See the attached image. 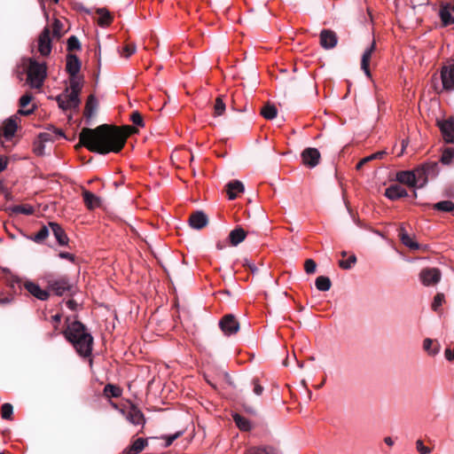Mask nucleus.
<instances>
[{"label":"nucleus","mask_w":454,"mask_h":454,"mask_svg":"<svg viewBox=\"0 0 454 454\" xmlns=\"http://www.w3.org/2000/svg\"><path fill=\"white\" fill-rule=\"evenodd\" d=\"M97 12L99 15L98 25L101 27L108 26L112 20L110 12L106 8H98Z\"/></svg>","instance_id":"473e14b6"},{"label":"nucleus","mask_w":454,"mask_h":454,"mask_svg":"<svg viewBox=\"0 0 454 454\" xmlns=\"http://www.w3.org/2000/svg\"><path fill=\"white\" fill-rule=\"evenodd\" d=\"M77 353L82 356H90L92 351L93 337L87 331L85 325L80 321L70 323L64 333Z\"/></svg>","instance_id":"f03ea898"},{"label":"nucleus","mask_w":454,"mask_h":454,"mask_svg":"<svg viewBox=\"0 0 454 454\" xmlns=\"http://www.w3.org/2000/svg\"><path fill=\"white\" fill-rule=\"evenodd\" d=\"M438 174V163H425L414 169L416 178V188H423L430 177H434Z\"/></svg>","instance_id":"20e7f679"},{"label":"nucleus","mask_w":454,"mask_h":454,"mask_svg":"<svg viewBox=\"0 0 454 454\" xmlns=\"http://www.w3.org/2000/svg\"><path fill=\"white\" fill-rule=\"evenodd\" d=\"M97 100L94 96H90L86 103V111L89 114H91L94 108L96 107Z\"/></svg>","instance_id":"603ef678"},{"label":"nucleus","mask_w":454,"mask_h":454,"mask_svg":"<svg viewBox=\"0 0 454 454\" xmlns=\"http://www.w3.org/2000/svg\"><path fill=\"white\" fill-rule=\"evenodd\" d=\"M245 265H247L253 272H254L257 269L256 267L254 266V264L249 262H246Z\"/></svg>","instance_id":"0e129e2a"},{"label":"nucleus","mask_w":454,"mask_h":454,"mask_svg":"<svg viewBox=\"0 0 454 454\" xmlns=\"http://www.w3.org/2000/svg\"><path fill=\"white\" fill-rule=\"evenodd\" d=\"M50 228L60 246H66L68 243V238L62 229V227L57 223H50Z\"/></svg>","instance_id":"aec40b11"},{"label":"nucleus","mask_w":454,"mask_h":454,"mask_svg":"<svg viewBox=\"0 0 454 454\" xmlns=\"http://www.w3.org/2000/svg\"><path fill=\"white\" fill-rule=\"evenodd\" d=\"M6 168V162L0 158V172H2Z\"/></svg>","instance_id":"774afa93"},{"label":"nucleus","mask_w":454,"mask_h":454,"mask_svg":"<svg viewBox=\"0 0 454 454\" xmlns=\"http://www.w3.org/2000/svg\"><path fill=\"white\" fill-rule=\"evenodd\" d=\"M27 67V82L33 89H40L43 85L47 75V67L45 63L38 62L29 58Z\"/></svg>","instance_id":"7ed1b4c3"},{"label":"nucleus","mask_w":454,"mask_h":454,"mask_svg":"<svg viewBox=\"0 0 454 454\" xmlns=\"http://www.w3.org/2000/svg\"><path fill=\"white\" fill-rule=\"evenodd\" d=\"M416 448L420 454H430L432 452V450L425 446L421 440H417Z\"/></svg>","instance_id":"3c124183"},{"label":"nucleus","mask_w":454,"mask_h":454,"mask_svg":"<svg viewBox=\"0 0 454 454\" xmlns=\"http://www.w3.org/2000/svg\"><path fill=\"white\" fill-rule=\"evenodd\" d=\"M75 304H76V303H75V301H72V300H70V301H68L67 302V307H68L69 309H74Z\"/></svg>","instance_id":"338daca9"},{"label":"nucleus","mask_w":454,"mask_h":454,"mask_svg":"<svg viewBox=\"0 0 454 454\" xmlns=\"http://www.w3.org/2000/svg\"><path fill=\"white\" fill-rule=\"evenodd\" d=\"M225 103L223 101V98L220 96L215 99L214 105V116L218 117L223 114L225 112Z\"/></svg>","instance_id":"ea45409f"},{"label":"nucleus","mask_w":454,"mask_h":454,"mask_svg":"<svg viewBox=\"0 0 454 454\" xmlns=\"http://www.w3.org/2000/svg\"><path fill=\"white\" fill-rule=\"evenodd\" d=\"M261 114L267 120H273L278 114V109L274 105L267 103L262 107Z\"/></svg>","instance_id":"7c9ffc66"},{"label":"nucleus","mask_w":454,"mask_h":454,"mask_svg":"<svg viewBox=\"0 0 454 454\" xmlns=\"http://www.w3.org/2000/svg\"><path fill=\"white\" fill-rule=\"evenodd\" d=\"M49 232L50 231L48 227L43 226L39 231L32 238V240L36 243H40L49 236Z\"/></svg>","instance_id":"37998d69"},{"label":"nucleus","mask_w":454,"mask_h":454,"mask_svg":"<svg viewBox=\"0 0 454 454\" xmlns=\"http://www.w3.org/2000/svg\"><path fill=\"white\" fill-rule=\"evenodd\" d=\"M356 262V254H351L348 260L344 261V260H340L339 262V265L341 269H344V270H350L354 265L355 263Z\"/></svg>","instance_id":"c03bdc74"},{"label":"nucleus","mask_w":454,"mask_h":454,"mask_svg":"<svg viewBox=\"0 0 454 454\" xmlns=\"http://www.w3.org/2000/svg\"><path fill=\"white\" fill-rule=\"evenodd\" d=\"M441 79L444 90H454V60L442 67Z\"/></svg>","instance_id":"0eeeda50"},{"label":"nucleus","mask_w":454,"mask_h":454,"mask_svg":"<svg viewBox=\"0 0 454 454\" xmlns=\"http://www.w3.org/2000/svg\"><path fill=\"white\" fill-rule=\"evenodd\" d=\"M407 145H408V141L403 139L402 141V149H401L400 153H398V156H400V155H402L403 153V151H404V149L406 148Z\"/></svg>","instance_id":"680f3d73"},{"label":"nucleus","mask_w":454,"mask_h":454,"mask_svg":"<svg viewBox=\"0 0 454 454\" xmlns=\"http://www.w3.org/2000/svg\"><path fill=\"white\" fill-rule=\"evenodd\" d=\"M69 82L70 85L67 89H69V92L73 94V98H75V96L79 97L83 86L82 79L78 75L70 76Z\"/></svg>","instance_id":"393cba45"},{"label":"nucleus","mask_w":454,"mask_h":454,"mask_svg":"<svg viewBox=\"0 0 454 454\" xmlns=\"http://www.w3.org/2000/svg\"><path fill=\"white\" fill-rule=\"evenodd\" d=\"M17 130L16 121L12 118L7 119L4 123V136L6 139L12 138Z\"/></svg>","instance_id":"c85d7f7f"},{"label":"nucleus","mask_w":454,"mask_h":454,"mask_svg":"<svg viewBox=\"0 0 454 454\" xmlns=\"http://www.w3.org/2000/svg\"><path fill=\"white\" fill-rule=\"evenodd\" d=\"M375 42H372L371 45L364 51L361 59V68L364 72L367 77H371V72L369 69V63L372 52L375 51Z\"/></svg>","instance_id":"a211bd4d"},{"label":"nucleus","mask_w":454,"mask_h":454,"mask_svg":"<svg viewBox=\"0 0 454 454\" xmlns=\"http://www.w3.org/2000/svg\"><path fill=\"white\" fill-rule=\"evenodd\" d=\"M440 161L443 165H450L454 162V147H447L442 151Z\"/></svg>","instance_id":"f704fd0d"},{"label":"nucleus","mask_w":454,"mask_h":454,"mask_svg":"<svg viewBox=\"0 0 454 454\" xmlns=\"http://www.w3.org/2000/svg\"><path fill=\"white\" fill-rule=\"evenodd\" d=\"M13 412V407L10 403H4L1 409V415L4 419H10Z\"/></svg>","instance_id":"49530a36"},{"label":"nucleus","mask_w":454,"mask_h":454,"mask_svg":"<svg viewBox=\"0 0 454 454\" xmlns=\"http://www.w3.org/2000/svg\"><path fill=\"white\" fill-rule=\"evenodd\" d=\"M38 51L43 57H47L51 52V38L49 27H45L40 33L37 40Z\"/></svg>","instance_id":"423d86ee"},{"label":"nucleus","mask_w":454,"mask_h":454,"mask_svg":"<svg viewBox=\"0 0 454 454\" xmlns=\"http://www.w3.org/2000/svg\"><path fill=\"white\" fill-rule=\"evenodd\" d=\"M123 51L125 52V56L128 58L136 51V46L135 45H127Z\"/></svg>","instance_id":"13d9d810"},{"label":"nucleus","mask_w":454,"mask_h":454,"mask_svg":"<svg viewBox=\"0 0 454 454\" xmlns=\"http://www.w3.org/2000/svg\"><path fill=\"white\" fill-rule=\"evenodd\" d=\"M64 133L61 129H54L52 132L47 131L41 133L39 137L43 141H52L59 137H64Z\"/></svg>","instance_id":"e433bc0d"},{"label":"nucleus","mask_w":454,"mask_h":454,"mask_svg":"<svg viewBox=\"0 0 454 454\" xmlns=\"http://www.w3.org/2000/svg\"><path fill=\"white\" fill-rule=\"evenodd\" d=\"M399 237H400V239H401L402 243L405 247H409V248H411L412 250L419 249V244L416 241L412 240V239L407 233V231H405V228L403 226L400 227Z\"/></svg>","instance_id":"a878e982"},{"label":"nucleus","mask_w":454,"mask_h":454,"mask_svg":"<svg viewBox=\"0 0 454 454\" xmlns=\"http://www.w3.org/2000/svg\"><path fill=\"white\" fill-rule=\"evenodd\" d=\"M48 285L50 290L58 296L65 294L72 288V285L67 277H60L57 279L49 280Z\"/></svg>","instance_id":"6e6552de"},{"label":"nucleus","mask_w":454,"mask_h":454,"mask_svg":"<svg viewBox=\"0 0 454 454\" xmlns=\"http://www.w3.org/2000/svg\"><path fill=\"white\" fill-rule=\"evenodd\" d=\"M59 257L62 258V259H67L71 262H73L74 260V257L72 254L70 253H67V252H61L59 254Z\"/></svg>","instance_id":"bf43d9fd"},{"label":"nucleus","mask_w":454,"mask_h":454,"mask_svg":"<svg viewBox=\"0 0 454 454\" xmlns=\"http://www.w3.org/2000/svg\"><path fill=\"white\" fill-rule=\"evenodd\" d=\"M396 180L401 184H404L410 187L416 188V178L414 176V170H405L397 172Z\"/></svg>","instance_id":"6ab92c4d"},{"label":"nucleus","mask_w":454,"mask_h":454,"mask_svg":"<svg viewBox=\"0 0 454 454\" xmlns=\"http://www.w3.org/2000/svg\"><path fill=\"white\" fill-rule=\"evenodd\" d=\"M80 48H81V43H80L79 39L75 35H71L67 39V50L72 51L80 50Z\"/></svg>","instance_id":"a18cd8bd"},{"label":"nucleus","mask_w":454,"mask_h":454,"mask_svg":"<svg viewBox=\"0 0 454 454\" xmlns=\"http://www.w3.org/2000/svg\"><path fill=\"white\" fill-rule=\"evenodd\" d=\"M147 444V439L137 438L129 447L124 449L123 454H138Z\"/></svg>","instance_id":"4be33fe9"},{"label":"nucleus","mask_w":454,"mask_h":454,"mask_svg":"<svg viewBox=\"0 0 454 454\" xmlns=\"http://www.w3.org/2000/svg\"><path fill=\"white\" fill-rule=\"evenodd\" d=\"M434 207L437 210L450 212L454 209V203L450 200H443L434 204Z\"/></svg>","instance_id":"79ce46f5"},{"label":"nucleus","mask_w":454,"mask_h":454,"mask_svg":"<svg viewBox=\"0 0 454 454\" xmlns=\"http://www.w3.org/2000/svg\"><path fill=\"white\" fill-rule=\"evenodd\" d=\"M450 10L451 8L448 4L442 6L440 9L439 15L444 26L454 24V17L452 16Z\"/></svg>","instance_id":"cd10ccee"},{"label":"nucleus","mask_w":454,"mask_h":454,"mask_svg":"<svg viewBox=\"0 0 454 454\" xmlns=\"http://www.w3.org/2000/svg\"><path fill=\"white\" fill-rule=\"evenodd\" d=\"M385 196L390 200H396L408 196V192L399 184H391L385 191Z\"/></svg>","instance_id":"2eb2a0df"},{"label":"nucleus","mask_w":454,"mask_h":454,"mask_svg":"<svg viewBox=\"0 0 454 454\" xmlns=\"http://www.w3.org/2000/svg\"><path fill=\"white\" fill-rule=\"evenodd\" d=\"M105 391L106 392L110 391L112 396H114V397H118L121 395L120 389L111 384H108L105 387Z\"/></svg>","instance_id":"5fc2aeb1"},{"label":"nucleus","mask_w":454,"mask_h":454,"mask_svg":"<svg viewBox=\"0 0 454 454\" xmlns=\"http://www.w3.org/2000/svg\"><path fill=\"white\" fill-rule=\"evenodd\" d=\"M12 211L15 214H23L30 215L34 213V207L29 205H16L12 207Z\"/></svg>","instance_id":"58836bf2"},{"label":"nucleus","mask_w":454,"mask_h":454,"mask_svg":"<svg viewBox=\"0 0 454 454\" xmlns=\"http://www.w3.org/2000/svg\"><path fill=\"white\" fill-rule=\"evenodd\" d=\"M233 420L240 430L248 431L251 428L250 421L238 413L233 414Z\"/></svg>","instance_id":"c9c22d12"},{"label":"nucleus","mask_w":454,"mask_h":454,"mask_svg":"<svg viewBox=\"0 0 454 454\" xmlns=\"http://www.w3.org/2000/svg\"><path fill=\"white\" fill-rule=\"evenodd\" d=\"M438 127L446 143L454 144V118L445 121H438Z\"/></svg>","instance_id":"9b49d317"},{"label":"nucleus","mask_w":454,"mask_h":454,"mask_svg":"<svg viewBox=\"0 0 454 454\" xmlns=\"http://www.w3.org/2000/svg\"><path fill=\"white\" fill-rule=\"evenodd\" d=\"M320 153L317 148L309 147L302 151L301 159L304 165L309 168H315L320 160Z\"/></svg>","instance_id":"f8f14e48"},{"label":"nucleus","mask_w":454,"mask_h":454,"mask_svg":"<svg viewBox=\"0 0 454 454\" xmlns=\"http://www.w3.org/2000/svg\"><path fill=\"white\" fill-rule=\"evenodd\" d=\"M130 120L137 126H140V127L144 126V121H143L142 115L138 112L132 113V114L130 116Z\"/></svg>","instance_id":"864d4df0"},{"label":"nucleus","mask_w":454,"mask_h":454,"mask_svg":"<svg viewBox=\"0 0 454 454\" xmlns=\"http://www.w3.org/2000/svg\"><path fill=\"white\" fill-rule=\"evenodd\" d=\"M443 301H444V294H441V293L437 294L434 298V301L432 303V309L434 311H438L440 307L442 305Z\"/></svg>","instance_id":"de8ad7c7"},{"label":"nucleus","mask_w":454,"mask_h":454,"mask_svg":"<svg viewBox=\"0 0 454 454\" xmlns=\"http://www.w3.org/2000/svg\"><path fill=\"white\" fill-rule=\"evenodd\" d=\"M52 27H52L53 28V35L58 38L60 37L62 35V28H63L62 22L56 19V20H54Z\"/></svg>","instance_id":"09e8293b"},{"label":"nucleus","mask_w":454,"mask_h":454,"mask_svg":"<svg viewBox=\"0 0 454 454\" xmlns=\"http://www.w3.org/2000/svg\"><path fill=\"white\" fill-rule=\"evenodd\" d=\"M52 321L56 324L59 323L60 320H61V316L59 314H56L54 316H52Z\"/></svg>","instance_id":"e2e57ef3"},{"label":"nucleus","mask_w":454,"mask_h":454,"mask_svg":"<svg viewBox=\"0 0 454 454\" xmlns=\"http://www.w3.org/2000/svg\"><path fill=\"white\" fill-rule=\"evenodd\" d=\"M82 195L84 203L89 209H93L100 206V199L94 193L89 191H84Z\"/></svg>","instance_id":"bb28decb"},{"label":"nucleus","mask_w":454,"mask_h":454,"mask_svg":"<svg viewBox=\"0 0 454 454\" xmlns=\"http://www.w3.org/2000/svg\"><path fill=\"white\" fill-rule=\"evenodd\" d=\"M126 419L133 425L144 426L145 423V419L144 414L137 407H130L125 413Z\"/></svg>","instance_id":"f3484780"},{"label":"nucleus","mask_w":454,"mask_h":454,"mask_svg":"<svg viewBox=\"0 0 454 454\" xmlns=\"http://www.w3.org/2000/svg\"><path fill=\"white\" fill-rule=\"evenodd\" d=\"M225 247H226V244H225V242H223V241H217V243H216V248H217L218 250H223V248H225Z\"/></svg>","instance_id":"052dcab7"},{"label":"nucleus","mask_w":454,"mask_h":454,"mask_svg":"<svg viewBox=\"0 0 454 454\" xmlns=\"http://www.w3.org/2000/svg\"><path fill=\"white\" fill-rule=\"evenodd\" d=\"M338 43L335 32L330 29H323L320 33V44L325 50L333 49Z\"/></svg>","instance_id":"ddd939ff"},{"label":"nucleus","mask_w":454,"mask_h":454,"mask_svg":"<svg viewBox=\"0 0 454 454\" xmlns=\"http://www.w3.org/2000/svg\"><path fill=\"white\" fill-rule=\"evenodd\" d=\"M180 434L181 433H176L174 434L168 435L166 437L165 447L170 446L173 443V442L180 436Z\"/></svg>","instance_id":"6e6d98bb"},{"label":"nucleus","mask_w":454,"mask_h":454,"mask_svg":"<svg viewBox=\"0 0 454 454\" xmlns=\"http://www.w3.org/2000/svg\"><path fill=\"white\" fill-rule=\"evenodd\" d=\"M384 442H386V444H387L388 446H392L394 444V441L392 440L391 437L387 436L384 439Z\"/></svg>","instance_id":"69168bd1"},{"label":"nucleus","mask_w":454,"mask_h":454,"mask_svg":"<svg viewBox=\"0 0 454 454\" xmlns=\"http://www.w3.org/2000/svg\"><path fill=\"white\" fill-rule=\"evenodd\" d=\"M32 100V95L30 93H26L20 98V106L21 109L19 110V114L21 115H29L34 112V108L24 110L23 108L27 106Z\"/></svg>","instance_id":"2f4dec72"},{"label":"nucleus","mask_w":454,"mask_h":454,"mask_svg":"<svg viewBox=\"0 0 454 454\" xmlns=\"http://www.w3.org/2000/svg\"><path fill=\"white\" fill-rule=\"evenodd\" d=\"M441 271L437 268H427L419 274L420 280L424 286H434L441 280Z\"/></svg>","instance_id":"1a4fd4ad"},{"label":"nucleus","mask_w":454,"mask_h":454,"mask_svg":"<svg viewBox=\"0 0 454 454\" xmlns=\"http://www.w3.org/2000/svg\"><path fill=\"white\" fill-rule=\"evenodd\" d=\"M66 69L70 76L77 75L81 69V62L75 55H68Z\"/></svg>","instance_id":"412c9836"},{"label":"nucleus","mask_w":454,"mask_h":454,"mask_svg":"<svg viewBox=\"0 0 454 454\" xmlns=\"http://www.w3.org/2000/svg\"><path fill=\"white\" fill-rule=\"evenodd\" d=\"M253 383H254V393L256 395H261L263 392V387L258 383L257 380H254Z\"/></svg>","instance_id":"4d7b16f0"},{"label":"nucleus","mask_w":454,"mask_h":454,"mask_svg":"<svg viewBox=\"0 0 454 454\" xmlns=\"http://www.w3.org/2000/svg\"><path fill=\"white\" fill-rule=\"evenodd\" d=\"M128 133L119 128L103 124L96 129L84 128L79 135L80 143L90 152L106 154L119 153L123 147Z\"/></svg>","instance_id":"f257e3e1"},{"label":"nucleus","mask_w":454,"mask_h":454,"mask_svg":"<svg viewBox=\"0 0 454 454\" xmlns=\"http://www.w3.org/2000/svg\"><path fill=\"white\" fill-rule=\"evenodd\" d=\"M315 285L317 290L326 292L330 290L332 283L328 277L319 276L317 278Z\"/></svg>","instance_id":"72a5a7b5"},{"label":"nucleus","mask_w":454,"mask_h":454,"mask_svg":"<svg viewBox=\"0 0 454 454\" xmlns=\"http://www.w3.org/2000/svg\"><path fill=\"white\" fill-rule=\"evenodd\" d=\"M208 223V218L203 211H196L190 215L189 225L194 230L204 228Z\"/></svg>","instance_id":"4468645a"},{"label":"nucleus","mask_w":454,"mask_h":454,"mask_svg":"<svg viewBox=\"0 0 454 454\" xmlns=\"http://www.w3.org/2000/svg\"><path fill=\"white\" fill-rule=\"evenodd\" d=\"M219 326L225 335H231L239 330V324L231 314L225 315L219 322Z\"/></svg>","instance_id":"9d476101"},{"label":"nucleus","mask_w":454,"mask_h":454,"mask_svg":"<svg viewBox=\"0 0 454 454\" xmlns=\"http://www.w3.org/2000/svg\"><path fill=\"white\" fill-rule=\"evenodd\" d=\"M387 153L386 151H380L375 153H372L367 157L363 158L357 164H356V169L362 168V167L366 164L369 161H372V160L376 159H381L385 154Z\"/></svg>","instance_id":"4c0bfd02"},{"label":"nucleus","mask_w":454,"mask_h":454,"mask_svg":"<svg viewBox=\"0 0 454 454\" xmlns=\"http://www.w3.org/2000/svg\"><path fill=\"white\" fill-rule=\"evenodd\" d=\"M244 184L239 180H235L227 184V193L230 200H234L237 194L244 192Z\"/></svg>","instance_id":"5701e85b"},{"label":"nucleus","mask_w":454,"mask_h":454,"mask_svg":"<svg viewBox=\"0 0 454 454\" xmlns=\"http://www.w3.org/2000/svg\"><path fill=\"white\" fill-rule=\"evenodd\" d=\"M245 454H278V451L271 446H262L250 448Z\"/></svg>","instance_id":"c756f323"},{"label":"nucleus","mask_w":454,"mask_h":454,"mask_svg":"<svg viewBox=\"0 0 454 454\" xmlns=\"http://www.w3.org/2000/svg\"><path fill=\"white\" fill-rule=\"evenodd\" d=\"M317 264L312 259L305 261L304 270L307 274H312L316 271Z\"/></svg>","instance_id":"8fccbe9b"},{"label":"nucleus","mask_w":454,"mask_h":454,"mask_svg":"<svg viewBox=\"0 0 454 454\" xmlns=\"http://www.w3.org/2000/svg\"><path fill=\"white\" fill-rule=\"evenodd\" d=\"M56 101L58 102L59 108L65 111L75 109L81 103L79 97L75 96V98H73V94L69 92V89H66L63 93L57 96Z\"/></svg>","instance_id":"39448f33"},{"label":"nucleus","mask_w":454,"mask_h":454,"mask_svg":"<svg viewBox=\"0 0 454 454\" xmlns=\"http://www.w3.org/2000/svg\"><path fill=\"white\" fill-rule=\"evenodd\" d=\"M434 346V341L431 339H425L423 341L424 349L430 355L434 356L439 352V346Z\"/></svg>","instance_id":"a19ab883"},{"label":"nucleus","mask_w":454,"mask_h":454,"mask_svg":"<svg viewBox=\"0 0 454 454\" xmlns=\"http://www.w3.org/2000/svg\"><path fill=\"white\" fill-rule=\"evenodd\" d=\"M247 237V232L244 231V229L238 227L232 230L229 234V240L230 243L236 247L239 243H241Z\"/></svg>","instance_id":"b1692460"},{"label":"nucleus","mask_w":454,"mask_h":454,"mask_svg":"<svg viewBox=\"0 0 454 454\" xmlns=\"http://www.w3.org/2000/svg\"><path fill=\"white\" fill-rule=\"evenodd\" d=\"M24 286L27 292L38 300L46 301L49 298V292L42 289L37 284L27 281Z\"/></svg>","instance_id":"dca6fc26"}]
</instances>
